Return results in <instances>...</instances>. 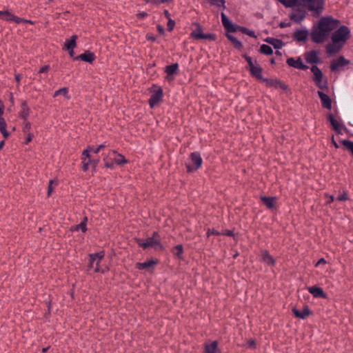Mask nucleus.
<instances>
[{"label":"nucleus","instance_id":"48","mask_svg":"<svg viewBox=\"0 0 353 353\" xmlns=\"http://www.w3.org/2000/svg\"><path fill=\"white\" fill-rule=\"evenodd\" d=\"M175 26V21L172 20V19H168V30L169 31H172Z\"/></svg>","mask_w":353,"mask_h":353},{"label":"nucleus","instance_id":"42","mask_svg":"<svg viewBox=\"0 0 353 353\" xmlns=\"http://www.w3.org/2000/svg\"><path fill=\"white\" fill-rule=\"evenodd\" d=\"M239 29L244 34H246L247 35H249L251 37H256L255 32L253 30H251L250 29H248L244 27H239Z\"/></svg>","mask_w":353,"mask_h":353},{"label":"nucleus","instance_id":"37","mask_svg":"<svg viewBox=\"0 0 353 353\" xmlns=\"http://www.w3.org/2000/svg\"><path fill=\"white\" fill-rule=\"evenodd\" d=\"M259 52L261 54H265V55H271L273 54V50L272 48L266 44H262L260 47Z\"/></svg>","mask_w":353,"mask_h":353},{"label":"nucleus","instance_id":"40","mask_svg":"<svg viewBox=\"0 0 353 353\" xmlns=\"http://www.w3.org/2000/svg\"><path fill=\"white\" fill-rule=\"evenodd\" d=\"M174 254L180 259H183V248L182 245H177L174 247Z\"/></svg>","mask_w":353,"mask_h":353},{"label":"nucleus","instance_id":"3","mask_svg":"<svg viewBox=\"0 0 353 353\" xmlns=\"http://www.w3.org/2000/svg\"><path fill=\"white\" fill-rule=\"evenodd\" d=\"M92 151V146H88L86 149H85L81 155L82 168L83 170H94L99 162V159H92L91 152Z\"/></svg>","mask_w":353,"mask_h":353},{"label":"nucleus","instance_id":"53","mask_svg":"<svg viewBox=\"0 0 353 353\" xmlns=\"http://www.w3.org/2000/svg\"><path fill=\"white\" fill-rule=\"evenodd\" d=\"M26 134H27V137H26V143H29L30 141H32L33 135L30 132H28Z\"/></svg>","mask_w":353,"mask_h":353},{"label":"nucleus","instance_id":"49","mask_svg":"<svg viewBox=\"0 0 353 353\" xmlns=\"http://www.w3.org/2000/svg\"><path fill=\"white\" fill-rule=\"evenodd\" d=\"M105 147V144H101L99 145L97 148H94L92 147V152L94 153V154H98L101 149L104 148Z\"/></svg>","mask_w":353,"mask_h":353},{"label":"nucleus","instance_id":"14","mask_svg":"<svg viewBox=\"0 0 353 353\" xmlns=\"http://www.w3.org/2000/svg\"><path fill=\"white\" fill-rule=\"evenodd\" d=\"M287 64L294 68L299 70H307L308 66L303 63L302 59L299 57L297 59L293 57L288 58L286 61Z\"/></svg>","mask_w":353,"mask_h":353},{"label":"nucleus","instance_id":"45","mask_svg":"<svg viewBox=\"0 0 353 353\" xmlns=\"http://www.w3.org/2000/svg\"><path fill=\"white\" fill-rule=\"evenodd\" d=\"M144 1L147 3H152V4H160L167 2H170L172 0H144Z\"/></svg>","mask_w":353,"mask_h":353},{"label":"nucleus","instance_id":"27","mask_svg":"<svg viewBox=\"0 0 353 353\" xmlns=\"http://www.w3.org/2000/svg\"><path fill=\"white\" fill-rule=\"evenodd\" d=\"M221 21L223 26L230 32H235L236 31V28L232 23V22L230 21V19L228 18V17L223 13H221Z\"/></svg>","mask_w":353,"mask_h":353},{"label":"nucleus","instance_id":"44","mask_svg":"<svg viewBox=\"0 0 353 353\" xmlns=\"http://www.w3.org/2000/svg\"><path fill=\"white\" fill-rule=\"evenodd\" d=\"M272 46H273L275 49H281L284 46V43L281 39H276L274 43H272Z\"/></svg>","mask_w":353,"mask_h":353},{"label":"nucleus","instance_id":"17","mask_svg":"<svg viewBox=\"0 0 353 353\" xmlns=\"http://www.w3.org/2000/svg\"><path fill=\"white\" fill-rule=\"evenodd\" d=\"M317 93L321 99L323 107L327 110H331L332 101L330 97L320 90H319Z\"/></svg>","mask_w":353,"mask_h":353},{"label":"nucleus","instance_id":"6","mask_svg":"<svg viewBox=\"0 0 353 353\" xmlns=\"http://www.w3.org/2000/svg\"><path fill=\"white\" fill-rule=\"evenodd\" d=\"M243 57L245 59L246 61L249 65L250 72L253 77H255L257 79L261 80L263 81L264 78H263V69L260 66V65L257 63L256 61H253L252 58L247 54H244Z\"/></svg>","mask_w":353,"mask_h":353},{"label":"nucleus","instance_id":"24","mask_svg":"<svg viewBox=\"0 0 353 353\" xmlns=\"http://www.w3.org/2000/svg\"><path fill=\"white\" fill-rule=\"evenodd\" d=\"M263 81L266 82V84L268 86L274 87L276 88H279L283 90H286L288 88V86L285 83L277 79H263Z\"/></svg>","mask_w":353,"mask_h":353},{"label":"nucleus","instance_id":"32","mask_svg":"<svg viewBox=\"0 0 353 353\" xmlns=\"http://www.w3.org/2000/svg\"><path fill=\"white\" fill-rule=\"evenodd\" d=\"M178 70H179V64L178 63H173V64L166 66L165 68V72L168 74L167 79H170L169 77L170 75L176 74L178 72Z\"/></svg>","mask_w":353,"mask_h":353},{"label":"nucleus","instance_id":"43","mask_svg":"<svg viewBox=\"0 0 353 353\" xmlns=\"http://www.w3.org/2000/svg\"><path fill=\"white\" fill-rule=\"evenodd\" d=\"M349 199L347 192L343 190V192L336 197V200L339 201H344Z\"/></svg>","mask_w":353,"mask_h":353},{"label":"nucleus","instance_id":"56","mask_svg":"<svg viewBox=\"0 0 353 353\" xmlns=\"http://www.w3.org/2000/svg\"><path fill=\"white\" fill-rule=\"evenodd\" d=\"M248 344L249 347H255V346H256V343H255L254 340H250L248 342Z\"/></svg>","mask_w":353,"mask_h":353},{"label":"nucleus","instance_id":"11","mask_svg":"<svg viewBox=\"0 0 353 353\" xmlns=\"http://www.w3.org/2000/svg\"><path fill=\"white\" fill-rule=\"evenodd\" d=\"M104 252H100L97 253L90 254V264L89 268H92L94 267V262H97V267L94 268L95 272H102L104 273V270L101 269L100 263L102 259L104 258Z\"/></svg>","mask_w":353,"mask_h":353},{"label":"nucleus","instance_id":"61","mask_svg":"<svg viewBox=\"0 0 353 353\" xmlns=\"http://www.w3.org/2000/svg\"><path fill=\"white\" fill-rule=\"evenodd\" d=\"M157 30L160 34L164 33V28L161 26H160V25L157 26Z\"/></svg>","mask_w":353,"mask_h":353},{"label":"nucleus","instance_id":"25","mask_svg":"<svg viewBox=\"0 0 353 353\" xmlns=\"http://www.w3.org/2000/svg\"><path fill=\"white\" fill-rule=\"evenodd\" d=\"M308 37V31L306 30H299L294 33V39L298 42H305Z\"/></svg>","mask_w":353,"mask_h":353},{"label":"nucleus","instance_id":"58","mask_svg":"<svg viewBox=\"0 0 353 353\" xmlns=\"http://www.w3.org/2000/svg\"><path fill=\"white\" fill-rule=\"evenodd\" d=\"M163 12H164V15H165V17H166V19H167L168 20V19H171V14H170V13L168 12V10H165Z\"/></svg>","mask_w":353,"mask_h":353},{"label":"nucleus","instance_id":"50","mask_svg":"<svg viewBox=\"0 0 353 353\" xmlns=\"http://www.w3.org/2000/svg\"><path fill=\"white\" fill-rule=\"evenodd\" d=\"M50 70V65H44V66H42L39 72V74H43V73H47Z\"/></svg>","mask_w":353,"mask_h":353},{"label":"nucleus","instance_id":"9","mask_svg":"<svg viewBox=\"0 0 353 353\" xmlns=\"http://www.w3.org/2000/svg\"><path fill=\"white\" fill-rule=\"evenodd\" d=\"M339 23L338 20H334L332 17H323L320 19L318 27L328 34L338 26Z\"/></svg>","mask_w":353,"mask_h":353},{"label":"nucleus","instance_id":"41","mask_svg":"<svg viewBox=\"0 0 353 353\" xmlns=\"http://www.w3.org/2000/svg\"><path fill=\"white\" fill-rule=\"evenodd\" d=\"M58 182L56 179H52L49 181L48 189V196H50L53 192V187L57 185Z\"/></svg>","mask_w":353,"mask_h":353},{"label":"nucleus","instance_id":"46","mask_svg":"<svg viewBox=\"0 0 353 353\" xmlns=\"http://www.w3.org/2000/svg\"><path fill=\"white\" fill-rule=\"evenodd\" d=\"M30 128H31V124L29 121H28L27 120L25 121L24 122V124H23V130L24 132V133L27 134L28 132H30Z\"/></svg>","mask_w":353,"mask_h":353},{"label":"nucleus","instance_id":"5","mask_svg":"<svg viewBox=\"0 0 353 353\" xmlns=\"http://www.w3.org/2000/svg\"><path fill=\"white\" fill-rule=\"evenodd\" d=\"M350 37V28L346 26H341L338 30L333 32L331 39L332 42L340 43L343 46Z\"/></svg>","mask_w":353,"mask_h":353},{"label":"nucleus","instance_id":"15","mask_svg":"<svg viewBox=\"0 0 353 353\" xmlns=\"http://www.w3.org/2000/svg\"><path fill=\"white\" fill-rule=\"evenodd\" d=\"M350 63V61L341 56L336 59H334L330 64L332 71H338L340 68Z\"/></svg>","mask_w":353,"mask_h":353},{"label":"nucleus","instance_id":"33","mask_svg":"<svg viewBox=\"0 0 353 353\" xmlns=\"http://www.w3.org/2000/svg\"><path fill=\"white\" fill-rule=\"evenodd\" d=\"M14 14L11 13L8 10H3L0 11V18L3 19V20L10 22L13 21Z\"/></svg>","mask_w":353,"mask_h":353},{"label":"nucleus","instance_id":"47","mask_svg":"<svg viewBox=\"0 0 353 353\" xmlns=\"http://www.w3.org/2000/svg\"><path fill=\"white\" fill-rule=\"evenodd\" d=\"M330 121L332 125L334 128V130H339V122L335 119H334L332 116H330Z\"/></svg>","mask_w":353,"mask_h":353},{"label":"nucleus","instance_id":"59","mask_svg":"<svg viewBox=\"0 0 353 353\" xmlns=\"http://www.w3.org/2000/svg\"><path fill=\"white\" fill-rule=\"evenodd\" d=\"M276 39L275 38H272V37H268L267 38L265 41L266 42H268V43L271 44L272 45V43H274V41H275Z\"/></svg>","mask_w":353,"mask_h":353},{"label":"nucleus","instance_id":"36","mask_svg":"<svg viewBox=\"0 0 353 353\" xmlns=\"http://www.w3.org/2000/svg\"><path fill=\"white\" fill-rule=\"evenodd\" d=\"M227 37L232 42L234 48H236V49H241L242 48V43L236 37L229 34H227Z\"/></svg>","mask_w":353,"mask_h":353},{"label":"nucleus","instance_id":"21","mask_svg":"<svg viewBox=\"0 0 353 353\" xmlns=\"http://www.w3.org/2000/svg\"><path fill=\"white\" fill-rule=\"evenodd\" d=\"M305 59L308 63H317L320 61L319 52L315 50L306 53L305 54Z\"/></svg>","mask_w":353,"mask_h":353},{"label":"nucleus","instance_id":"8","mask_svg":"<svg viewBox=\"0 0 353 353\" xmlns=\"http://www.w3.org/2000/svg\"><path fill=\"white\" fill-rule=\"evenodd\" d=\"M311 71L314 74L313 80L316 85L321 89L327 88V80L323 79V74L321 69L316 65L311 67Z\"/></svg>","mask_w":353,"mask_h":353},{"label":"nucleus","instance_id":"16","mask_svg":"<svg viewBox=\"0 0 353 353\" xmlns=\"http://www.w3.org/2000/svg\"><path fill=\"white\" fill-rule=\"evenodd\" d=\"M292 312L296 317L301 319H305L312 314V312L310 310L308 305H305L302 310L293 308Z\"/></svg>","mask_w":353,"mask_h":353},{"label":"nucleus","instance_id":"29","mask_svg":"<svg viewBox=\"0 0 353 353\" xmlns=\"http://www.w3.org/2000/svg\"><path fill=\"white\" fill-rule=\"evenodd\" d=\"M343 47L341 44L332 41V43L327 45L326 52L330 54H332L340 51Z\"/></svg>","mask_w":353,"mask_h":353},{"label":"nucleus","instance_id":"13","mask_svg":"<svg viewBox=\"0 0 353 353\" xmlns=\"http://www.w3.org/2000/svg\"><path fill=\"white\" fill-rule=\"evenodd\" d=\"M327 35L328 34L323 31L319 27H317L312 30L311 33V38L313 42L321 43L325 41Z\"/></svg>","mask_w":353,"mask_h":353},{"label":"nucleus","instance_id":"31","mask_svg":"<svg viewBox=\"0 0 353 353\" xmlns=\"http://www.w3.org/2000/svg\"><path fill=\"white\" fill-rule=\"evenodd\" d=\"M30 110L26 102H23L21 106V110L19 112V116L21 118L23 119L24 121L28 119L29 117Z\"/></svg>","mask_w":353,"mask_h":353},{"label":"nucleus","instance_id":"1","mask_svg":"<svg viewBox=\"0 0 353 353\" xmlns=\"http://www.w3.org/2000/svg\"><path fill=\"white\" fill-rule=\"evenodd\" d=\"M103 154L104 165L107 168L112 170L115 165H123L128 162L123 155L114 150H109L107 153Z\"/></svg>","mask_w":353,"mask_h":353},{"label":"nucleus","instance_id":"57","mask_svg":"<svg viewBox=\"0 0 353 353\" xmlns=\"http://www.w3.org/2000/svg\"><path fill=\"white\" fill-rule=\"evenodd\" d=\"M290 26V23H288V22H281L279 24V26L281 28H286V27H289Z\"/></svg>","mask_w":353,"mask_h":353},{"label":"nucleus","instance_id":"23","mask_svg":"<svg viewBox=\"0 0 353 353\" xmlns=\"http://www.w3.org/2000/svg\"><path fill=\"white\" fill-rule=\"evenodd\" d=\"M74 59H81V61L92 63L95 59V55L93 52L87 50L84 53L75 57Z\"/></svg>","mask_w":353,"mask_h":353},{"label":"nucleus","instance_id":"64","mask_svg":"<svg viewBox=\"0 0 353 353\" xmlns=\"http://www.w3.org/2000/svg\"><path fill=\"white\" fill-rule=\"evenodd\" d=\"M225 235H227L228 236H232L234 235V233L231 230H227L225 232Z\"/></svg>","mask_w":353,"mask_h":353},{"label":"nucleus","instance_id":"19","mask_svg":"<svg viewBox=\"0 0 353 353\" xmlns=\"http://www.w3.org/2000/svg\"><path fill=\"white\" fill-rule=\"evenodd\" d=\"M308 292L315 298H326L327 294L323 289L318 286H311L307 288Z\"/></svg>","mask_w":353,"mask_h":353},{"label":"nucleus","instance_id":"55","mask_svg":"<svg viewBox=\"0 0 353 353\" xmlns=\"http://www.w3.org/2000/svg\"><path fill=\"white\" fill-rule=\"evenodd\" d=\"M146 39L148 40H150V41H154L156 40V37L153 34H148L146 35Z\"/></svg>","mask_w":353,"mask_h":353},{"label":"nucleus","instance_id":"18","mask_svg":"<svg viewBox=\"0 0 353 353\" xmlns=\"http://www.w3.org/2000/svg\"><path fill=\"white\" fill-rule=\"evenodd\" d=\"M305 17V12L302 10H294L290 14V19L296 23L301 22Z\"/></svg>","mask_w":353,"mask_h":353},{"label":"nucleus","instance_id":"54","mask_svg":"<svg viewBox=\"0 0 353 353\" xmlns=\"http://www.w3.org/2000/svg\"><path fill=\"white\" fill-rule=\"evenodd\" d=\"M325 263H326V261L323 258H321L318 261V262L316 263L315 266L317 267V266L320 265L321 264H325Z\"/></svg>","mask_w":353,"mask_h":353},{"label":"nucleus","instance_id":"51","mask_svg":"<svg viewBox=\"0 0 353 353\" xmlns=\"http://www.w3.org/2000/svg\"><path fill=\"white\" fill-rule=\"evenodd\" d=\"M219 232L214 229H208L207 231V236H210V235H219Z\"/></svg>","mask_w":353,"mask_h":353},{"label":"nucleus","instance_id":"4","mask_svg":"<svg viewBox=\"0 0 353 353\" xmlns=\"http://www.w3.org/2000/svg\"><path fill=\"white\" fill-rule=\"evenodd\" d=\"M325 0H300V6L304 7L312 12L313 15H319L322 12Z\"/></svg>","mask_w":353,"mask_h":353},{"label":"nucleus","instance_id":"28","mask_svg":"<svg viewBox=\"0 0 353 353\" xmlns=\"http://www.w3.org/2000/svg\"><path fill=\"white\" fill-rule=\"evenodd\" d=\"M261 200L268 209H273L275 207L276 197L262 196Z\"/></svg>","mask_w":353,"mask_h":353},{"label":"nucleus","instance_id":"60","mask_svg":"<svg viewBox=\"0 0 353 353\" xmlns=\"http://www.w3.org/2000/svg\"><path fill=\"white\" fill-rule=\"evenodd\" d=\"M147 16H148V13L145 12H142L139 13V17L141 19H143V18H145Z\"/></svg>","mask_w":353,"mask_h":353},{"label":"nucleus","instance_id":"63","mask_svg":"<svg viewBox=\"0 0 353 353\" xmlns=\"http://www.w3.org/2000/svg\"><path fill=\"white\" fill-rule=\"evenodd\" d=\"M329 200L327 201V203H331L334 201V197L332 195H329Z\"/></svg>","mask_w":353,"mask_h":353},{"label":"nucleus","instance_id":"2","mask_svg":"<svg viewBox=\"0 0 353 353\" xmlns=\"http://www.w3.org/2000/svg\"><path fill=\"white\" fill-rule=\"evenodd\" d=\"M135 241L139 246L145 250L149 248H152L155 250H164V247L161 243L160 235L157 232H154L152 236L145 239L138 238L136 239Z\"/></svg>","mask_w":353,"mask_h":353},{"label":"nucleus","instance_id":"62","mask_svg":"<svg viewBox=\"0 0 353 353\" xmlns=\"http://www.w3.org/2000/svg\"><path fill=\"white\" fill-rule=\"evenodd\" d=\"M4 112V105H0V118H3Z\"/></svg>","mask_w":353,"mask_h":353},{"label":"nucleus","instance_id":"10","mask_svg":"<svg viewBox=\"0 0 353 353\" xmlns=\"http://www.w3.org/2000/svg\"><path fill=\"white\" fill-rule=\"evenodd\" d=\"M194 25L196 27V28L194 30H192L190 33L191 37L194 38V39H209L212 41H214L216 39L215 34L210 33H203V28L199 23H195Z\"/></svg>","mask_w":353,"mask_h":353},{"label":"nucleus","instance_id":"12","mask_svg":"<svg viewBox=\"0 0 353 353\" xmlns=\"http://www.w3.org/2000/svg\"><path fill=\"white\" fill-rule=\"evenodd\" d=\"M163 96V90L159 87L156 90L152 92V94L149 99L150 106L153 108H154L162 99Z\"/></svg>","mask_w":353,"mask_h":353},{"label":"nucleus","instance_id":"30","mask_svg":"<svg viewBox=\"0 0 353 353\" xmlns=\"http://www.w3.org/2000/svg\"><path fill=\"white\" fill-rule=\"evenodd\" d=\"M77 35L74 34L71 37L70 39H68L65 41L64 43V49L65 50H72L74 49L77 46Z\"/></svg>","mask_w":353,"mask_h":353},{"label":"nucleus","instance_id":"52","mask_svg":"<svg viewBox=\"0 0 353 353\" xmlns=\"http://www.w3.org/2000/svg\"><path fill=\"white\" fill-rule=\"evenodd\" d=\"M23 21H24V19L14 15L12 21H14L16 23H23Z\"/></svg>","mask_w":353,"mask_h":353},{"label":"nucleus","instance_id":"38","mask_svg":"<svg viewBox=\"0 0 353 353\" xmlns=\"http://www.w3.org/2000/svg\"><path fill=\"white\" fill-rule=\"evenodd\" d=\"M87 221L88 218L85 216L83 220L79 225L74 227V230H81L83 232H85L88 230Z\"/></svg>","mask_w":353,"mask_h":353},{"label":"nucleus","instance_id":"20","mask_svg":"<svg viewBox=\"0 0 353 353\" xmlns=\"http://www.w3.org/2000/svg\"><path fill=\"white\" fill-rule=\"evenodd\" d=\"M158 262L159 261L157 259H150L146 262L137 263L135 267L138 270L150 269L153 268Z\"/></svg>","mask_w":353,"mask_h":353},{"label":"nucleus","instance_id":"35","mask_svg":"<svg viewBox=\"0 0 353 353\" xmlns=\"http://www.w3.org/2000/svg\"><path fill=\"white\" fill-rule=\"evenodd\" d=\"M287 8H292L294 6H299L300 0H278Z\"/></svg>","mask_w":353,"mask_h":353},{"label":"nucleus","instance_id":"26","mask_svg":"<svg viewBox=\"0 0 353 353\" xmlns=\"http://www.w3.org/2000/svg\"><path fill=\"white\" fill-rule=\"evenodd\" d=\"M219 343L216 341H214L211 343H206L204 345L205 348V353H218L219 352V348H218Z\"/></svg>","mask_w":353,"mask_h":353},{"label":"nucleus","instance_id":"39","mask_svg":"<svg viewBox=\"0 0 353 353\" xmlns=\"http://www.w3.org/2000/svg\"><path fill=\"white\" fill-rule=\"evenodd\" d=\"M59 95H63L68 99H70V96L68 94V89L65 87L60 88L58 90L55 91L53 97H57Z\"/></svg>","mask_w":353,"mask_h":353},{"label":"nucleus","instance_id":"22","mask_svg":"<svg viewBox=\"0 0 353 353\" xmlns=\"http://www.w3.org/2000/svg\"><path fill=\"white\" fill-rule=\"evenodd\" d=\"M261 261L265 264L274 266L276 263L274 259L270 255V252L265 250L261 252Z\"/></svg>","mask_w":353,"mask_h":353},{"label":"nucleus","instance_id":"34","mask_svg":"<svg viewBox=\"0 0 353 353\" xmlns=\"http://www.w3.org/2000/svg\"><path fill=\"white\" fill-rule=\"evenodd\" d=\"M7 124L4 119V118H0V132L4 137V138H8L10 135L9 132L6 130Z\"/></svg>","mask_w":353,"mask_h":353},{"label":"nucleus","instance_id":"7","mask_svg":"<svg viewBox=\"0 0 353 353\" xmlns=\"http://www.w3.org/2000/svg\"><path fill=\"white\" fill-rule=\"evenodd\" d=\"M203 163V159L201 154L198 152L191 153L189 160L186 163V168L188 172H190L198 170L201 168Z\"/></svg>","mask_w":353,"mask_h":353}]
</instances>
